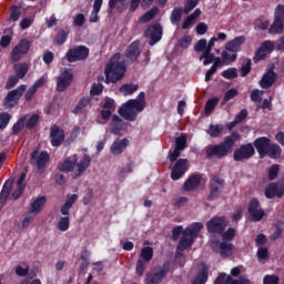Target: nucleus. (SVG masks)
<instances>
[{"label": "nucleus", "instance_id": "obj_1", "mask_svg": "<svg viewBox=\"0 0 284 284\" xmlns=\"http://www.w3.org/2000/svg\"><path fill=\"white\" fill-rule=\"evenodd\" d=\"M203 230V223L194 222L183 231V226L179 225L172 230V236L174 241H178L182 234V237L178 244L179 252H185V250L194 245V241L199 236V233Z\"/></svg>", "mask_w": 284, "mask_h": 284}, {"label": "nucleus", "instance_id": "obj_2", "mask_svg": "<svg viewBox=\"0 0 284 284\" xmlns=\"http://www.w3.org/2000/svg\"><path fill=\"white\" fill-rule=\"evenodd\" d=\"M241 139L239 131H233L230 135L224 138L223 142L219 144H210L205 148L206 159H225L232 153V148L236 145V142Z\"/></svg>", "mask_w": 284, "mask_h": 284}, {"label": "nucleus", "instance_id": "obj_3", "mask_svg": "<svg viewBox=\"0 0 284 284\" xmlns=\"http://www.w3.org/2000/svg\"><path fill=\"white\" fill-rule=\"evenodd\" d=\"M145 92L141 91L136 99H131L120 106L118 114L124 121L134 122L139 118V113L145 110Z\"/></svg>", "mask_w": 284, "mask_h": 284}, {"label": "nucleus", "instance_id": "obj_4", "mask_svg": "<svg viewBox=\"0 0 284 284\" xmlns=\"http://www.w3.org/2000/svg\"><path fill=\"white\" fill-rule=\"evenodd\" d=\"M128 72L125 60L121 61V52L114 53L105 65V83H119Z\"/></svg>", "mask_w": 284, "mask_h": 284}, {"label": "nucleus", "instance_id": "obj_5", "mask_svg": "<svg viewBox=\"0 0 284 284\" xmlns=\"http://www.w3.org/2000/svg\"><path fill=\"white\" fill-rule=\"evenodd\" d=\"M79 162V163H78ZM92 163V158L88 154H84L83 158L79 161V156L74 154L73 156L67 158L61 164H59L60 172H73L72 179H79L83 176L85 170L90 168Z\"/></svg>", "mask_w": 284, "mask_h": 284}, {"label": "nucleus", "instance_id": "obj_6", "mask_svg": "<svg viewBox=\"0 0 284 284\" xmlns=\"http://www.w3.org/2000/svg\"><path fill=\"white\" fill-rule=\"evenodd\" d=\"M172 262H164L163 266L152 270L145 274V284H160L170 274Z\"/></svg>", "mask_w": 284, "mask_h": 284}, {"label": "nucleus", "instance_id": "obj_7", "mask_svg": "<svg viewBox=\"0 0 284 284\" xmlns=\"http://www.w3.org/2000/svg\"><path fill=\"white\" fill-rule=\"evenodd\" d=\"M209 190L207 201H216L225 190V179L214 175L209 182Z\"/></svg>", "mask_w": 284, "mask_h": 284}, {"label": "nucleus", "instance_id": "obj_8", "mask_svg": "<svg viewBox=\"0 0 284 284\" xmlns=\"http://www.w3.org/2000/svg\"><path fill=\"white\" fill-rule=\"evenodd\" d=\"M28 90V85L20 84L18 88L8 92L3 100V105L6 109L12 110L16 105H19V101L23 97V93Z\"/></svg>", "mask_w": 284, "mask_h": 284}, {"label": "nucleus", "instance_id": "obj_9", "mask_svg": "<svg viewBox=\"0 0 284 284\" xmlns=\"http://www.w3.org/2000/svg\"><path fill=\"white\" fill-rule=\"evenodd\" d=\"M247 213L251 223H258L265 217V210L261 209V202L256 197L251 199L248 202Z\"/></svg>", "mask_w": 284, "mask_h": 284}, {"label": "nucleus", "instance_id": "obj_10", "mask_svg": "<svg viewBox=\"0 0 284 284\" xmlns=\"http://www.w3.org/2000/svg\"><path fill=\"white\" fill-rule=\"evenodd\" d=\"M90 57V49L85 45L71 48L65 53L68 63H77V61H85Z\"/></svg>", "mask_w": 284, "mask_h": 284}, {"label": "nucleus", "instance_id": "obj_11", "mask_svg": "<svg viewBox=\"0 0 284 284\" xmlns=\"http://www.w3.org/2000/svg\"><path fill=\"white\" fill-rule=\"evenodd\" d=\"M144 37L149 39V45H156L163 39V26L159 22L151 23L145 29Z\"/></svg>", "mask_w": 284, "mask_h": 284}, {"label": "nucleus", "instance_id": "obj_12", "mask_svg": "<svg viewBox=\"0 0 284 284\" xmlns=\"http://www.w3.org/2000/svg\"><path fill=\"white\" fill-rule=\"evenodd\" d=\"M270 34H283L284 32V4H277L274 21L268 29Z\"/></svg>", "mask_w": 284, "mask_h": 284}, {"label": "nucleus", "instance_id": "obj_13", "mask_svg": "<svg viewBox=\"0 0 284 284\" xmlns=\"http://www.w3.org/2000/svg\"><path fill=\"white\" fill-rule=\"evenodd\" d=\"M72 81H74V72H72V69H63L57 78V92H65V90L72 85Z\"/></svg>", "mask_w": 284, "mask_h": 284}, {"label": "nucleus", "instance_id": "obj_14", "mask_svg": "<svg viewBox=\"0 0 284 284\" xmlns=\"http://www.w3.org/2000/svg\"><path fill=\"white\" fill-rule=\"evenodd\" d=\"M256 154V150L254 149V144L246 143L240 145L234 152H233V161L241 162V161H250L252 156Z\"/></svg>", "mask_w": 284, "mask_h": 284}, {"label": "nucleus", "instance_id": "obj_15", "mask_svg": "<svg viewBox=\"0 0 284 284\" xmlns=\"http://www.w3.org/2000/svg\"><path fill=\"white\" fill-rule=\"evenodd\" d=\"M225 227H227V222L223 216H214L206 222L209 234H219L221 236L225 232Z\"/></svg>", "mask_w": 284, "mask_h": 284}, {"label": "nucleus", "instance_id": "obj_16", "mask_svg": "<svg viewBox=\"0 0 284 284\" xmlns=\"http://www.w3.org/2000/svg\"><path fill=\"white\" fill-rule=\"evenodd\" d=\"M30 48H32V43L28 39H22L11 51V61H21V57L23 54H28L30 52Z\"/></svg>", "mask_w": 284, "mask_h": 284}, {"label": "nucleus", "instance_id": "obj_17", "mask_svg": "<svg viewBox=\"0 0 284 284\" xmlns=\"http://www.w3.org/2000/svg\"><path fill=\"white\" fill-rule=\"evenodd\" d=\"M190 161L187 159H179L173 169L171 170V179L172 181H179L185 176V172L190 170L189 166Z\"/></svg>", "mask_w": 284, "mask_h": 284}, {"label": "nucleus", "instance_id": "obj_18", "mask_svg": "<svg viewBox=\"0 0 284 284\" xmlns=\"http://www.w3.org/2000/svg\"><path fill=\"white\" fill-rule=\"evenodd\" d=\"M211 247L221 256H232V252H234V244L221 242L219 239L212 240Z\"/></svg>", "mask_w": 284, "mask_h": 284}, {"label": "nucleus", "instance_id": "obj_19", "mask_svg": "<svg viewBox=\"0 0 284 284\" xmlns=\"http://www.w3.org/2000/svg\"><path fill=\"white\" fill-rule=\"evenodd\" d=\"M126 63H136L141 57V41H133L124 51Z\"/></svg>", "mask_w": 284, "mask_h": 284}, {"label": "nucleus", "instance_id": "obj_20", "mask_svg": "<svg viewBox=\"0 0 284 284\" xmlns=\"http://www.w3.org/2000/svg\"><path fill=\"white\" fill-rule=\"evenodd\" d=\"M31 161H36L37 170H43L48 163H50V153L42 151L39 154V150H33L30 154Z\"/></svg>", "mask_w": 284, "mask_h": 284}, {"label": "nucleus", "instance_id": "obj_21", "mask_svg": "<svg viewBox=\"0 0 284 284\" xmlns=\"http://www.w3.org/2000/svg\"><path fill=\"white\" fill-rule=\"evenodd\" d=\"M271 143L272 140L267 136H261L254 140L253 146L260 155V159H265V156H267V149L270 148Z\"/></svg>", "mask_w": 284, "mask_h": 284}, {"label": "nucleus", "instance_id": "obj_22", "mask_svg": "<svg viewBox=\"0 0 284 284\" xmlns=\"http://www.w3.org/2000/svg\"><path fill=\"white\" fill-rule=\"evenodd\" d=\"M50 139L52 148H59L65 141V131L59 128V125H53L50 129Z\"/></svg>", "mask_w": 284, "mask_h": 284}, {"label": "nucleus", "instance_id": "obj_23", "mask_svg": "<svg viewBox=\"0 0 284 284\" xmlns=\"http://www.w3.org/2000/svg\"><path fill=\"white\" fill-rule=\"evenodd\" d=\"M101 119L103 121H110V116H112V113L114 110H116V102L112 98H105L101 104Z\"/></svg>", "mask_w": 284, "mask_h": 284}, {"label": "nucleus", "instance_id": "obj_24", "mask_svg": "<svg viewBox=\"0 0 284 284\" xmlns=\"http://www.w3.org/2000/svg\"><path fill=\"white\" fill-rule=\"evenodd\" d=\"M276 79H278V74L274 72V69H268L260 80V88L268 90V88H272L276 83Z\"/></svg>", "mask_w": 284, "mask_h": 284}, {"label": "nucleus", "instance_id": "obj_25", "mask_svg": "<svg viewBox=\"0 0 284 284\" xmlns=\"http://www.w3.org/2000/svg\"><path fill=\"white\" fill-rule=\"evenodd\" d=\"M201 181H203V175L199 173L189 175L183 184L184 192H194V190L201 185Z\"/></svg>", "mask_w": 284, "mask_h": 284}, {"label": "nucleus", "instance_id": "obj_26", "mask_svg": "<svg viewBox=\"0 0 284 284\" xmlns=\"http://www.w3.org/2000/svg\"><path fill=\"white\" fill-rule=\"evenodd\" d=\"M128 145H130V140H128V138L115 140L110 148V152L113 156H120V154L125 152Z\"/></svg>", "mask_w": 284, "mask_h": 284}, {"label": "nucleus", "instance_id": "obj_27", "mask_svg": "<svg viewBox=\"0 0 284 284\" xmlns=\"http://www.w3.org/2000/svg\"><path fill=\"white\" fill-rule=\"evenodd\" d=\"M243 43H245V36L236 37L225 44V51L236 54V52H241V45H243Z\"/></svg>", "mask_w": 284, "mask_h": 284}, {"label": "nucleus", "instance_id": "obj_28", "mask_svg": "<svg viewBox=\"0 0 284 284\" xmlns=\"http://www.w3.org/2000/svg\"><path fill=\"white\" fill-rule=\"evenodd\" d=\"M111 134L119 136L122 131L125 130V121L121 119L119 115L114 114L111 120Z\"/></svg>", "mask_w": 284, "mask_h": 284}, {"label": "nucleus", "instance_id": "obj_29", "mask_svg": "<svg viewBox=\"0 0 284 284\" xmlns=\"http://www.w3.org/2000/svg\"><path fill=\"white\" fill-rule=\"evenodd\" d=\"M264 195L266 196V199H274V196H277V199H283L284 189H278V184L271 183L266 186Z\"/></svg>", "mask_w": 284, "mask_h": 284}, {"label": "nucleus", "instance_id": "obj_30", "mask_svg": "<svg viewBox=\"0 0 284 284\" xmlns=\"http://www.w3.org/2000/svg\"><path fill=\"white\" fill-rule=\"evenodd\" d=\"M92 98L90 97H83L82 99L79 100L78 104L75 108L72 110V113L78 115L81 114L82 112H85V108H91L92 106Z\"/></svg>", "mask_w": 284, "mask_h": 284}, {"label": "nucleus", "instance_id": "obj_31", "mask_svg": "<svg viewBox=\"0 0 284 284\" xmlns=\"http://www.w3.org/2000/svg\"><path fill=\"white\" fill-rule=\"evenodd\" d=\"M45 196H38L31 204V206L29 207V212L34 214H39V212H41V210H43V206L45 205Z\"/></svg>", "mask_w": 284, "mask_h": 284}, {"label": "nucleus", "instance_id": "obj_32", "mask_svg": "<svg viewBox=\"0 0 284 284\" xmlns=\"http://www.w3.org/2000/svg\"><path fill=\"white\" fill-rule=\"evenodd\" d=\"M281 154H283V150L278 144H268V149L266 150V156H268L270 159H281Z\"/></svg>", "mask_w": 284, "mask_h": 284}, {"label": "nucleus", "instance_id": "obj_33", "mask_svg": "<svg viewBox=\"0 0 284 284\" xmlns=\"http://www.w3.org/2000/svg\"><path fill=\"white\" fill-rule=\"evenodd\" d=\"M136 90H139V84L134 83H124L119 88V92L123 94V97H131Z\"/></svg>", "mask_w": 284, "mask_h": 284}, {"label": "nucleus", "instance_id": "obj_34", "mask_svg": "<svg viewBox=\"0 0 284 284\" xmlns=\"http://www.w3.org/2000/svg\"><path fill=\"white\" fill-rule=\"evenodd\" d=\"M209 278V271L207 267L204 266L197 275L194 277V280L191 282V284H205L207 283Z\"/></svg>", "mask_w": 284, "mask_h": 284}, {"label": "nucleus", "instance_id": "obj_35", "mask_svg": "<svg viewBox=\"0 0 284 284\" xmlns=\"http://www.w3.org/2000/svg\"><path fill=\"white\" fill-rule=\"evenodd\" d=\"M153 256H154V248H152V246L142 247L140 258L144 261V263H150Z\"/></svg>", "mask_w": 284, "mask_h": 284}, {"label": "nucleus", "instance_id": "obj_36", "mask_svg": "<svg viewBox=\"0 0 284 284\" xmlns=\"http://www.w3.org/2000/svg\"><path fill=\"white\" fill-rule=\"evenodd\" d=\"M14 74L19 79H24L26 74H28V63H17L13 67Z\"/></svg>", "mask_w": 284, "mask_h": 284}, {"label": "nucleus", "instance_id": "obj_37", "mask_svg": "<svg viewBox=\"0 0 284 284\" xmlns=\"http://www.w3.org/2000/svg\"><path fill=\"white\" fill-rule=\"evenodd\" d=\"M216 105H219V98H211L210 100L206 101L204 112L206 116H210L212 112L216 109Z\"/></svg>", "mask_w": 284, "mask_h": 284}, {"label": "nucleus", "instance_id": "obj_38", "mask_svg": "<svg viewBox=\"0 0 284 284\" xmlns=\"http://www.w3.org/2000/svg\"><path fill=\"white\" fill-rule=\"evenodd\" d=\"M207 134H210V136L213 139H216L223 134V128L221 124H210Z\"/></svg>", "mask_w": 284, "mask_h": 284}, {"label": "nucleus", "instance_id": "obj_39", "mask_svg": "<svg viewBox=\"0 0 284 284\" xmlns=\"http://www.w3.org/2000/svg\"><path fill=\"white\" fill-rule=\"evenodd\" d=\"M221 77L227 81H232L239 78V70L236 68H229L221 73Z\"/></svg>", "mask_w": 284, "mask_h": 284}, {"label": "nucleus", "instance_id": "obj_40", "mask_svg": "<svg viewBox=\"0 0 284 284\" xmlns=\"http://www.w3.org/2000/svg\"><path fill=\"white\" fill-rule=\"evenodd\" d=\"M181 17H183V9L174 8L170 17L171 23H173V26H179L181 22Z\"/></svg>", "mask_w": 284, "mask_h": 284}, {"label": "nucleus", "instance_id": "obj_41", "mask_svg": "<svg viewBox=\"0 0 284 284\" xmlns=\"http://www.w3.org/2000/svg\"><path fill=\"white\" fill-rule=\"evenodd\" d=\"M156 14H159V8L153 7L141 17V21L148 23L149 21H152V19H154Z\"/></svg>", "mask_w": 284, "mask_h": 284}, {"label": "nucleus", "instance_id": "obj_42", "mask_svg": "<svg viewBox=\"0 0 284 284\" xmlns=\"http://www.w3.org/2000/svg\"><path fill=\"white\" fill-rule=\"evenodd\" d=\"M221 57L224 65H230V63H234V61L239 59V54L236 53L230 54L226 50L222 51Z\"/></svg>", "mask_w": 284, "mask_h": 284}, {"label": "nucleus", "instance_id": "obj_43", "mask_svg": "<svg viewBox=\"0 0 284 284\" xmlns=\"http://www.w3.org/2000/svg\"><path fill=\"white\" fill-rule=\"evenodd\" d=\"M185 148H187V135L181 133V135L175 139V149L183 151Z\"/></svg>", "mask_w": 284, "mask_h": 284}, {"label": "nucleus", "instance_id": "obj_44", "mask_svg": "<svg viewBox=\"0 0 284 284\" xmlns=\"http://www.w3.org/2000/svg\"><path fill=\"white\" fill-rule=\"evenodd\" d=\"M233 281L232 275L220 273L213 284H232Z\"/></svg>", "mask_w": 284, "mask_h": 284}, {"label": "nucleus", "instance_id": "obj_45", "mask_svg": "<svg viewBox=\"0 0 284 284\" xmlns=\"http://www.w3.org/2000/svg\"><path fill=\"white\" fill-rule=\"evenodd\" d=\"M58 230L60 232H68L70 230V216H62L58 222Z\"/></svg>", "mask_w": 284, "mask_h": 284}, {"label": "nucleus", "instance_id": "obj_46", "mask_svg": "<svg viewBox=\"0 0 284 284\" xmlns=\"http://www.w3.org/2000/svg\"><path fill=\"white\" fill-rule=\"evenodd\" d=\"M26 125V116L20 118L12 126L11 132L14 136L21 132Z\"/></svg>", "mask_w": 284, "mask_h": 284}, {"label": "nucleus", "instance_id": "obj_47", "mask_svg": "<svg viewBox=\"0 0 284 284\" xmlns=\"http://www.w3.org/2000/svg\"><path fill=\"white\" fill-rule=\"evenodd\" d=\"M145 267H148V262H145L142 258H139L135 265V274L138 276H143V274L145 273Z\"/></svg>", "mask_w": 284, "mask_h": 284}, {"label": "nucleus", "instance_id": "obj_48", "mask_svg": "<svg viewBox=\"0 0 284 284\" xmlns=\"http://www.w3.org/2000/svg\"><path fill=\"white\" fill-rule=\"evenodd\" d=\"M235 97H239V90L230 89L225 92L224 98L222 100V105H225L229 101H232Z\"/></svg>", "mask_w": 284, "mask_h": 284}, {"label": "nucleus", "instance_id": "obj_49", "mask_svg": "<svg viewBox=\"0 0 284 284\" xmlns=\"http://www.w3.org/2000/svg\"><path fill=\"white\" fill-rule=\"evenodd\" d=\"M278 172H281V166L278 164H273L270 169H268V181H274L276 180V178L278 176Z\"/></svg>", "mask_w": 284, "mask_h": 284}, {"label": "nucleus", "instance_id": "obj_50", "mask_svg": "<svg viewBox=\"0 0 284 284\" xmlns=\"http://www.w3.org/2000/svg\"><path fill=\"white\" fill-rule=\"evenodd\" d=\"M67 39H68V32H65V30L61 29L54 38V43H57L58 45H63L65 43Z\"/></svg>", "mask_w": 284, "mask_h": 284}, {"label": "nucleus", "instance_id": "obj_51", "mask_svg": "<svg viewBox=\"0 0 284 284\" xmlns=\"http://www.w3.org/2000/svg\"><path fill=\"white\" fill-rule=\"evenodd\" d=\"M39 123V114L34 113L30 116V119L26 123L27 130H34Z\"/></svg>", "mask_w": 284, "mask_h": 284}, {"label": "nucleus", "instance_id": "obj_52", "mask_svg": "<svg viewBox=\"0 0 284 284\" xmlns=\"http://www.w3.org/2000/svg\"><path fill=\"white\" fill-rule=\"evenodd\" d=\"M10 113L8 112H1L0 113V130H6L8 128V124L10 123Z\"/></svg>", "mask_w": 284, "mask_h": 284}, {"label": "nucleus", "instance_id": "obj_53", "mask_svg": "<svg viewBox=\"0 0 284 284\" xmlns=\"http://www.w3.org/2000/svg\"><path fill=\"white\" fill-rule=\"evenodd\" d=\"M220 236H222L223 241H234V236H236V230L230 227L226 232L222 231Z\"/></svg>", "mask_w": 284, "mask_h": 284}, {"label": "nucleus", "instance_id": "obj_54", "mask_svg": "<svg viewBox=\"0 0 284 284\" xmlns=\"http://www.w3.org/2000/svg\"><path fill=\"white\" fill-rule=\"evenodd\" d=\"M266 57H267L266 51H264V49L260 47L254 54L253 61L254 63H258V61H265Z\"/></svg>", "mask_w": 284, "mask_h": 284}, {"label": "nucleus", "instance_id": "obj_55", "mask_svg": "<svg viewBox=\"0 0 284 284\" xmlns=\"http://www.w3.org/2000/svg\"><path fill=\"white\" fill-rule=\"evenodd\" d=\"M240 72H241V77H247V74H250V72H252V60L251 59H246V63L242 64Z\"/></svg>", "mask_w": 284, "mask_h": 284}, {"label": "nucleus", "instance_id": "obj_56", "mask_svg": "<svg viewBox=\"0 0 284 284\" xmlns=\"http://www.w3.org/2000/svg\"><path fill=\"white\" fill-rule=\"evenodd\" d=\"M200 0H186L184 6V14H190L192 10L195 9L196 6H199Z\"/></svg>", "mask_w": 284, "mask_h": 284}, {"label": "nucleus", "instance_id": "obj_57", "mask_svg": "<svg viewBox=\"0 0 284 284\" xmlns=\"http://www.w3.org/2000/svg\"><path fill=\"white\" fill-rule=\"evenodd\" d=\"M181 152H183L181 149L174 148V150H170L168 154V159L171 163H174L178 161L179 156H181Z\"/></svg>", "mask_w": 284, "mask_h": 284}, {"label": "nucleus", "instance_id": "obj_58", "mask_svg": "<svg viewBox=\"0 0 284 284\" xmlns=\"http://www.w3.org/2000/svg\"><path fill=\"white\" fill-rule=\"evenodd\" d=\"M10 10L11 21H19V19H21V8H19L18 6H12Z\"/></svg>", "mask_w": 284, "mask_h": 284}, {"label": "nucleus", "instance_id": "obj_59", "mask_svg": "<svg viewBox=\"0 0 284 284\" xmlns=\"http://www.w3.org/2000/svg\"><path fill=\"white\" fill-rule=\"evenodd\" d=\"M180 48H183V50H187L190 45H192V37L191 36H184L182 39L179 40Z\"/></svg>", "mask_w": 284, "mask_h": 284}, {"label": "nucleus", "instance_id": "obj_60", "mask_svg": "<svg viewBox=\"0 0 284 284\" xmlns=\"http://www.w3.org/2000/svg\"><path fill=\"white\" fill-rule=\"evenodd\" d=\"M90 94H91V97H99V95L103 94V84L94 83L90 90Z\"/></svg>", "mask_w": 284, "mask_h": 284}, {"label": "nucleus", "instance_id": "obj_61", "mask_svg": "<svg viewBox=\"0 0 284 284\" xmlns=\"http://www.w3.org/2000/svg\"><path fill=\"white\" fill-rule=\"evenodd\" d=\"M84 23H85V14L78 13L74 17L73 26H75L77 28H83Z\"/></svg>", "mask_w": 284, "mask_h": 284}, {"label": "nucleus", "instance_id": "obj_62", "mask_svg": "<svg viewBox=\"0 0 284 284\" xmlns=\"http://www.w3.org/2000/svg\"><path fill=\"white\" fill-rule=\"evenodd\" d=\"M34 219V213H30V211H28L24 214V217L22 220V229L27 230V227H30V221H32Z\"/></svg>", "mask_w": 284, "mask_h": 284}, {"label": "nucleus", "instance_id": "obj_63", "mask_svg": "<svg viewBox=\"0 0 284 284\" xmlns=\"http://www.w3.org/2000/svg\"><path fill=\"white\" fill-rule=\"evenodd\" d=\"M260 48H262L266 54H270L274 52V42L266 40L260 45Z\"/></svg>", "mask_w": 284, "mask_h": 284}, {"label": "nucleus", "instance_id": "obj_64", "mask_svg": "<svg viewBox=\"0 0 284 284\" xmlns=\"http://www.w3.org/2000/svg\"><path fill=\"white\" fill-rule=\"evenodd\" d=\"M281 281V278L278 277V275H266L263 278V284H278Z\"/></svg>", "mask_w": 284, "mask_h": 284}]
</instances>
